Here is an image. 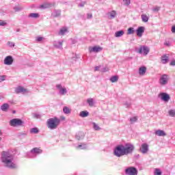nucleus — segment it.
Segmentation results:
<instances>
[{
	"label": "nucleus",
	"instance_id": "1",
	"mask_svg": "<svg viewBox=\"0 0 175 175\" xmlns=\"http://www.w3.org/2000/svg\"><path fill=\"white\" fill-rule=\"evenodd\" d=\"M14 161V156L12 153L6 151L2 152L1 162L5 167H8V169H16L17 164Z\"/></svg>",
	"mask_w": 175,
	"mask_h": 175
},
{
	"label": "nucleus",
	"instance_id": "2",
	"mask_svg": "<svg viewBox=\"0 0 175 175\" xmlns=\"http://www.w3.org/2000/svg\"><path fill=\"white\" fill-rule=\"evenodd\" d=\"M60 124L61 119L57 117L49 118L46 122L47 128H49V129H51V131L57 129V128L59 126Z\"/></svg>",
	"mask_w": 175,
	"mask_h": 175
},
{
	"label": "nucleus",
	"instance_id": "3",
	"mask_svg": "<svg viewBox=\"0 0 175 175\" xmlns=\"http://www.w3.org/2000/svg\"><path fill=\"white\" fill-rule=\"evenodd\" d=\"M113 154L118 158H120V157H124V155H125L124 145L121 144L116 146L113 150Z\"/></svg>",
	"mask_w": 175,
	"mask_h": 175
},
{
	"label": "nucleus",
	"instance_id": "4",
	"mask_svg": "<svg viewBox=\"0 0 175 175\" xmlns=\"http://www.w3.org/2000/svg\"><path fill=\"white\" fill-rule=\"evenodd\" d=\"M124 154L125 155H131L133 154V151H135V145L131 143H127L124 145Z\"/></svg>",
	"mask_w": 175,
	"mask_h": 175
},
{
	"label": "nucleus",
	"instance_id": "5",
	"mask_svg": "<svg viewBox=\"0 0 175 175\" xmlns=\"http://www.w3.org/2000/svg\"><path fill=\"white\" fill-rule=\"evenodd\" d=\"M9 124L10 126H23L24 124V121L21 120V119L19 118H14L10 120Z\"/></svg>",
	"mask_w": 175,
	"mask_h": 175
},
{
	"label": "nucleus",
	"instance_id": "6",
	"mask_svg": "<svg viewBox=\"0 0 175 175\" xmlns=\"http://www.w3.org/2000/svg\"><path fill=\"white\" fill-rule=\"evenodd\" d=\"M139 151L144 155L148 154V152L150 151V146L147 143L142 144L139 148Z\"/></svg>",
	"mask_w": 175,
	"mask_h": 175
},
{
	"label": "nucleus",
	"instance_id": "7",
	"mask_svg": "<svg viewBox=\"0 0 175 175\" xmlns=\"http://www.w3.org/2000/svg\"><path fill=\"white\" fill-rule=\"evenodd\" d=\"M159 83L160 85H166L167 83H169V75H163L160 77Z\"/></svg>",
	"mask_w": 175,
	"mask_h": 175
},
{
	"label": "nucleus",
	"instance_id": "8",
	"mask_svg": "<svg viewBox=\"0 0 175 175\" xmlns=\"http://www.w3.org/2000/svg\"><path fill=\"white\" fill-rule=\"evenodd\" d=\"M158 98L163 102L167 103L170 100V96L167 93L161 92L158 94Z\"/></svg>",
	"mask_w": 175,
	"mask_h": 175
},
{
	"label": "nucleus",
	"instance_id": "9",
	"mask_svg": "<svg viewBox=\"0 0 175 175\" xmlns=\"http://www.w3.org/2000/svg\"><path fill=\"white\" fill-rule=\"evenodd\" d=\"M139 54H143V55H148L150 53V47L147 46H141L138 50Z\"/></svg>",
	"mask_w": 175,
	"mask_h": 175
},
{
	"label": "nucleus",
	"instance_id": "10",
	"mask_svg": "<svg viewBox=\"0 0 175 175\" xmlns=\"http://www.w3.org/2000/svg\"><path fill=\"white\" fill-rule=\"evenodd\" d=\"M126 175H137V170L135 167H129L125 170Z\"/></svg>",
	"mask_w": 175,
	"mask_h": 175
},
{
	"label": "nucleus",
	"instance_id": "11",
	"mask_svg": "<svg viewBox=\"0 0 175 175\" xmlns=\"http://www.w3.org/2000/svg\"><path fill=\"white\" fill-rule=\"evenodd\" d=\"M56 88H57L59 95L64 96L68 94V90H66V88L62 87V85L61 84L57 85Z\"/></svg>",
	"mask_w": 175,
	"mask_h": 175
},
{
	"label": "nucleus",
	"instance_id": "12",
	"mask_svg": "<svg viewBox=\"0 0 175 175\" xmlns=\"http://www.w3.org/2000/svg\"><path fill=\"white\" fill-rule=\"evenodd\" d=\"M13 62H14V59L12 55L6 56L3 62L4 65H8V66L13 65Z\"/></svg>",
	"mask_w": 175,
	"mask_h": 175
},
{
	"label": "nucleus",
	"instance_id": "13",
	"mask_svg": "<svg viewBox=\"0 0 175 175\" xmlns=\"http://www.w3.org/2000/svg\"><path fill=\"white\" fill-rule=\"evenodd\" d=\"M103 50L102 46H94L89 47V52L90 53H100Z\"/></svg>",
	"mask_w": 175,
	"mask_h": 175
},
{
	"label": "nucleus",
	"instance_id": "14",
	"mask_svg": "<svg viewBox=\"0 0 175 175\" xmlns=\"http://www.w3.org/2000/svg\"><path fill=\"white\" fill-rule=\"evenodd\" d=\"M15 92L16 94H27L28 90L21 86H19L16 88Z\"/></svg>",
	"mask_w": 175,
	"mask_h": 175
},
{
	"label": "nucleus",
	"instance_id": "15",
	"mask_svg": "<svg viewBox=\"0 0 175 175\" xmlns=\"http://www.w3.org/2000/svg\"><path fill=\"white\" fill-rule=\"evenodd\" d=\"M63 43L64 40H55L53 41V44L56 49H62Z\"/></svg>",
	"mask_w": 175,
	"mask_h": 175
},
{
	"label": "nucleus",
	"instance_id": "16",
	"mask_svg": "<svg viewBox=\"0 0 175 175\" xmlns=\"http://www.w3.org/2000/svg\"><path fill=\"white\" fill-rule=\"evenodd\" d=\"M43 152V150H42L39 148H33L31 151L30 153H31L33 155H38L39 154H42Z\"/></svg>",
	"mask_w": 175,
	"mask_h": 175
},
{
	"label": "nucleus",
	"instance_id": "17",
	"mask_svg": "<svg viewBox=\"0 0 175 175\" xmlns=\"http://www.w3.org/2000/svg\"><path fill=\"white\" fill-rule=\"evenodd\" d=\"M146 72H147V67L144 66H141L138 70V73H139V76H144V75H146Z\"/></svg>",
	"mask_w": 175,
	"mask_h": 175
},
{
	"label": "nucleus",
	"instance_id": "18",
	"mask_svg": "<svg viewBox=\"0 0 175 175\" xmlns=\"http://www.w3.org/2000/svg\"><path fill=\"white\" fill-rule=\"evenodd\" d=\"M136 32L137 36H139V38H142V36H143V33H144V27H138Z\"/></svg>",
	"mask_w": 175,
	"mask_h": 175
},
{
	"label": "nucleus",
	"instance_id": "19",
	"mask_svg": "<svg viewBox=\"0 0 175 175\" xmlns=\"http://www.w3.org/2000/svg\"><path fill=\"white\" fill-rule=\"evenodd\" d=\"M116 16H117V12L115 10L111 11L108 13L109 20H113V18H116Z\"/></svg>",
	"mask_w": 175,
	"mask_h": 175
},
{
	"label": "nucleus",
	"instance_id": "20",
	"mask_svg": "<svg viewBox=\"0 0 175 175\" xmlns=\"http://www.w3.org/2000/svg\"><path fill=\"white\" fill-rule=\"evenodd\" d=\"M52 17L57 18V17H61V10H55L52 14Z\"/></svg>",
	"mask_w": 175,
	"mask_h": 175
},
{
	"label": "nucleus",
	"instance_id": "21",
	"mask_svg": "<svg viewBox=\"0 0 175 175\" xmlns=\"http://www.w3.org/2000/svg\"><path fill=\"white\" fill-rule=\"evenodd\" d=\"M87 103L90 107H94L95 105V100L92 98H89L87 99Z\"/></svg>",
	"mask_w": 175,
	"mask_h": 175
},
{
	"label": "nucleus",
	"instance_id": "22",
	"mask_svg": "<svg viewBox=\"0 0 175 175\" xmlns=\"http://www.w3.org/2000/svg\"><path fill=\"white\" fill-rule=\"evenodd\" d=\"M141 18L143 21V23H148V20H150V16H147L146 14H143L141 16Z\"/></svg>",
	"mask_w": 175,
	"mask_h": 175
},
{
	"label": "nucleus",
	"instance_id": "23",
	"mask_svg": "<svg viewBox=\"0 0 175 175\" xmlns=\"http://www.w3.org/2000/svg\"><path fill=\"white\" fill-rule=\"evenodd\" d=\"M161 64H167L169 62V57L166 55L161 56Z\"/></svg>",
	"mask_w": 175,
	"mask_h": 175
},
{
	"label": "nucleus",
	"instance_id": "24",
	"mask_svg": "<svg viewBox=\"0 0 175 175\" xmlns=\"http://www.w3.org/2000/svg\"><path fill=\"white\" fill-rule=\"evenodd\" d=\"M90 116V113L88 111H82L79 113V117L82 118H85V117H88Z\"/></svg>",
	"mask_w": 175,
	"mask_h": 175
},
{
	"label": "nucleus",
	"instance_id": "25",
	"mask_svg": "<svg viewBox=\"0 0 175 175\" xmlns=\"http://www.w3.org/2000/svg\"><path fill=\"white\" fill-rule=\"evenodd\" d=\"M154 135H156V136H166V133L163 130H157L155 131Z\"/></svg>",
	"mask_w": 175,
	"mask_h": 175
},
{
	"label": "nucleus",
	"instance_id": "26",
	"mask_svg": "<svg viewBox=\"0 0 175 175\" xmlns=\"http://www.w3.org/2000/svg\"><path fill=\"white\" fill-rule=\"evenodd\" d=\"M9 104L4 103L1 106V110H2V111H8V110H9Z\"/></svg>",
	"mask_w": 175,
	"mask_h": 175
},
{
	"label": "nucleus",
	"instance_id": "27",
	"mask_svg": "<svg viewBox=\"0 0 175 175\" xmlns=\"http://www.w3.org/2000/svg\"><path fill=\"white\" fill-rule=\"evenodd\" d=\"M68 32V27H62L59 31V35L64 36Z\"/></svg>",
	"mask_w": 175,
	"mask_h": 175
},
{
	"label": "nucleus",
	"instance_id": "28",
	"mask_svg": "<svg viewBox=\"0 0 175 175\" xmlns=\"http://www.w3.org/2000/svg\"><path fill=\"white\" fill-rule=\"evenodd\" d=\"M124 30L116 31L115 33V38H121V36H124Z\"/></svg>",
	"mask_w": 175,
	"mask_h": 175
},
{
	"label": "nucleus",
	"instance_id": "29",
	"mask_svg": "<svg viewBox=\"0 0 175 175\" xmlns=\"http://www.w3.org/2000/svg\"><path fill=\"white\" fill-rule=\"evenodd\" d=\"M45 39L46 38H44V37L38 36L36 37V42H37L38 43H42V42H44V40H45Z\"/></svg>",
	"mask_w": 175,
	"mask_h": 175
},
{
	"label": "nucleus",
	"instance_id": "30",
	"mask_svg": "<svg viewBox=\"0 0 175 175\" xmlns=\"http://www.w3.org/2000/svg\"><path fill=\"white\" fill-rule=\"evenodd\" d=\"M71 111H72V109H70V108L68 107H64L63 108V112L64 113V114H70Z\"/></svg>",
	"mask_w": 175,
	"mask_h": 175
},
{
	"label": "nucleus",
	"instance_id": "31",
	"mask_svg": "<svg viewBox=\"0 0 175 175\" xmlns=\"http://www.w3.org/2000/svg\"><path fill=\"white\" fill-rule=\"evenodd\" d=\"M77 150H86L87 148V144H83L81 145H79L76 147Z\"/></svg>",
	"mask_w": 175,
	"mask_h": 175
},
{
	"label": "nucleus",
	"instance_id": "32",
	"mask_svg": "<svg viewBox=\"0 0 175 175\" xmlns=\"http://www.w3.org/2000/svg\"><path fill=\"white\" fill-rule=\"evenodd\" d=\"M76 139H77V140H81V139H84V134H83V133H79L76 135Z\"/></svg>",
	"mask_w": 175,
	"mask_h": 175
},
{
	"label": "nucleus",
	"instance_id": "33",
	"mask_svg": "<svg viewBox=\"0 0 175 175\" xmlns=\"http://www.w3.org/2000/svg\"><path fill=\"white\" fill-rule=\"evenodd\" d=\"M29 17L31 18H38L39 14L38 13H31L29 14Z\"/></svg>",
	"mask_w": 175,
	"mask_h": 175
},
{
	"label": "nucleus",
	"instance_id": "34",
	"mask_svg": "<svg viewBox=\"0 0 175 175\" xmlns=\"http://www.w3.org/2000/svg\"><path fill=\"white\" fill-rule=\"evenodd\" d=\"M154 175H162V171L159 168H155Z\"/></svg>",
	"mask_w": 175,
	"mask_h": 175
},
{
	"label": "nucleus",
	"instance_id": "35",
	"mask_svg": "<svg viewBox=\"0 0 175 175\" xmlns=\"http://www.w3.org/2000/svg\"><path fill=\"white\" fill-rule=\"evenodd\" d=\"M109 80L111 83H117V81H118V77L117 76L111 77Z\"/></svg>",
	"mask_w": 175,
	"mask_h": 175
},
{
	"label": "nucleus",
	"instance_id": "36",
	"mask_svg": "<svg viewBox=\"0 0 175 175\" xmlns=\"http://www.w3.org/2000/svg\"><path fill=\"white\" fill-rule=\"evenodd\" d=\"M135 33V29L133 27H130L127 30V35H132Z\"/></svg>",
	"mask_w": 175,
	"mask_h": 175
},
{
	"label": "nucleus",
	"instance_id": "37",
	"mask_svg": "<svg viewBox=\"0 0 175 175\" xmlns=\"http://www.w3.org/2000/svg\"><path fill=\"white\" fill-rule=\"evenodd\" d=\"M7 46H8V47H10L11 49H13V47H15L16 44H15L14 42H13L8 41V42H7Z\"/></svg>",
	"mask_w": 175,
	"mask_h": 175
},
{
	"label": "nucleus",
	"instance_id": "38",
	"mask_svg": "<svg viewBox=\"0 0 175 175\" xmlns=\"http://www.w3.org/2000/svg\"><path fill=\"white\" fill-rule=\"evenodd\" d=\"M170 117H175V109H170L168 111Z\"/></svg>",
	"mask_w": 175,
	"mask_h": 175
},
{
	"label": "nucleus",
	"instance_id": "39",
	"mask_svg": "<svg viewBox=\"0 0 175 175\" xmlns=\"http://www.w3.org/2000/svg\"><path fill=\"white\" fill-rule=\"evenodd\" d=\"M93 129L94 131H100V127L95 122H92Z\"/></svg>",
	"mask_w": 175,
	"mask_h": 175
},
{
	"label": "nucleus",
	"instance_id": "40",
	"mask_svg": "<svg viewBox=\"0 0 175 175\" xmlns=\"http://www.w3.org/2000/svg\"><path fill=\"white\" fill-rule=\"evenodd\" d=\"M31 133H39V129L38 128H32L30 130Z\"/></svg>",
	"mask_w": 175,
	"mask_h": 175
},
{
	"label": "nucleus",
	"instance_id": "41",
	"mask_svg": "<svg viewBox=\"0 0 175 175\" xmlns=\"http://www.w3.org/2000/svg\"><path fill=\"white\" fill-rule=\"evenodd\" d=\"M136 121H137V116H134L130 118V122H131V124H135Z\"/></svg>",
	"mask_w": 175,
	"mask_h": 175
},
{
	"label": "nucleus",
	"instance_id": "42",
	"mask_svg": "<svg viewBox=\"0 0 175 175\" xmlns=\"http://www.w3.org/2000/svg\"><path fill=\"white\" fill-rule=\"evenodd\" d=\"M8 25V23L5 21L0 20V26L1 27H5Z\"/></svg>",
	"mask_w": 175,
	"mask_h": 175
},
{
	"label": "nucleus",
	"instance_id": "43",
	"mask_svg": "<svg viewBox=\"0 0 175 175\" xmlns=\"http://www.w3.org/2000/svg\"><path fill=\"white\" fill-rule=\"evenodd\" d=\"M123 2L125 6H129L131 5V0H123Z\"/></svg>",
	"mask_w": 175,
	"mask_h": 175
},
{
	"label": "nucleus",
	"instance_id": "44",
	"mask_svg": "<svg viewBox=\"0 0 175 175\" xmlns=\"http://www.w3.org/2000/svg\"><path fill=\"white\" fill-rule=\"evenodd\" d=\"M6 80V75H0V83Z\"/></svg>",
	"mask_w": 175,
	"mask_h": 175
},
{
	"label": "nucleus",
	"instance_id": "45",
	"mask_svg": "<svg viewBox=\"0 0 175 175\" xmlns=\"http://www.w3.org/2000/svg\"><path fill=\"white\" fill-rule=\"evenodd\" d=\"M42 9H46V8H50V4H43L40 5Z\"/></svg>",
	"mask_w": 175,
	"mask_h": 175
},
{
	"label": "nucleus",
	"instance_id": "46",
	"mask_svg": "<svg viewBox=\"0 0 175 175\" xmlns=\"http://www.w3.org/2000/svg\"><path fill=\"white\" fill-rule=\"evenodd\" d=\"M23 8L21 7H18V6H16L14 8V10H15V12H20V10H22Z\"/></svg>",
	"mask_w": 175,
	"mask_h": 175
},
{
	"label": "nucleus",
	"instance_id": "47",
	"mask_svg": "<svg viewBox=\"0 0 175 175\" xmlns=\"http://www.w3.org/2000/svg\"><path fill=\"white\" fill-rule=\"evenodd\" d=\"M85 3H87L85 1H82L79 4V6H80V8H84Z\"/></svg>",
	"mask_w": 175,
	"mask_h": 175
},
{
	"label": "nucleus",
	"instance_id": "48",
	"mask_svg": "<svg viewBox=\"0 0 175 175\" xmlns=\"http://www.w3.org/2000/svg\"><path fill=\"white\" fill-rule=\"evenodd\" d=\"M153 12H159L161 10V7H155L152 9Z\"/></svg>",
	"mask_w": 175,
	"mask_h": 175
},
{
	"label": "nucleus",
	"instance_id": "49",
	"mask_svg": "<svg viewBox=\"0 0 175 175\" xmlns=\"http://www.w3.org/2000/svg\"><path fill=\"white\" fill-rule=\"evenodd\" d=\"M33 118H40V115H39L38 113H33Z\"/></svg>",
	"mask_w": 175,
	"mask_h": 175
},
{
	"label": "nucleus",
	"instance_id": "50",
	"mask_svg": "<svg viewBox=\"0 0 175 175\" xmlns=\"http://www.w3.org/2000/svg\"><path fill=\"white\" fill-rule=\"evenodd\" d=\"M172 33H175V25L172 27V29H171Z\"/></svg>",
	"mask_w": 175,
	"mask_h": 175
},
{
	"label": "nucleus",
	"instance_id": "51",
	"mask_svg": "<svg viewBox=\"0 0 175 175\" xmlns=\"http://www.w3.org/2000/svg\"><path fill=\"white\" fill-rule=\"evenodd\" d=\"M170 65L172 66H175V60H172L171 62H170Z\"/></svg>",
	"mask_w": 175,
	"mask_h": 175
},
{
	"label": "nucleus",
	"instance_id": "52",
	"mask_svg": "<svg viewBox=\"0 0 175 175\" xmlns=\"http://www.w3.org/2000/svg\"><path fill=\"white\" fill-rule=\"evenodd\" d=\"M99 69H100V66H96L95 68H94V70L95 71L99 70Z\"/></svg>",
	"mask_w": 175,
	"mask_h": 175
},
{
	"label": "nucleus",
	"instance_id": "53",
	"mask_svg": "<svg viewBox=\"0 0 175 175\" xmlns=\"http://www.w3.org/2000/svg\"><path fill=\"white\" fill-rule=\"evenodd\" d=\"M165 46H167L168 47L170 46V42H166L164 43Z\"/></svg>",
	"mask_w": 175,
	"mask_h": 175
},
{
	"label": "nucleus",
	"instance_id": "54",
	"mask_svg": "<svg viewBox=\"0 0 175 175\" xmlns=\"http://www.w3.org/2000/svg\"><path fill=\"white\" fill-rule=\"evenodd\" d=\"M92 18V14H88V18Z\"/></svg>",
	"mask_w": 175,
	"mask_h": 175
},
{
	"label": "nucleus",
	"instance_id": "55",
	"mask_svg": "<svg viewBox=\"0 0 175 175\" xmlns=\"http://www.w3.org/2000/svg\"><path fill=\"white\" fill-rule=\"evenodd\" d=\"M108 69L104 68L103 72H107Z\"/></svg>",
	"mask_w": 175,
	"mask_h": 175
},
{
	"label": "nucleus",
	"instance_id": "56",
	"mask_svg": "<svg viewBox=\"0 0 175 175\" xmlns=\"http://www.w3.org/2000/svg\"><path fill=\"white\" fill-rule=\"evenodd\" d=\"M131 106V104H126V107H129Z\"/></svg>",
	"mask_w": 175,
	"mask_h": 175
},
{
	"label": "nucleus",
	"instance_id": "57",
	"mask_svg": "<svg viewBox=\"0 0 175 175\" xmlns=\"http://www.w3.org/2000/svg\"><path fill=\"white\" fill-rule=\"evenodd\" d=\"M1 140H2V137H0V142H1Z\"/></svg>",
	"mask_w": 175,
	"mask_h": 175
},
{
	"label": "nucleus",
	"instance_id": "58",
	"mask_svg": "<svg viewBox=\"0 0 175 175\" xmlns=\"http://www.w3.org/2000/svg\"><path fill=\"white\" fill-rule=\"evenodd\" d=\"M2 135V132L0 131V135Z\"/></svg>",
	"mask_w": 175,
	"mask_h": 175
},
{
	"label": "nucleus",
	"instance_id": "59",
	"mask_svg": "<svg viewBox=\"0 0 175 175\" xmlns=\"http://www.w3.org/2000/svg\"><path fill=\"white\" fill-rule=\"evenodd\" d=\"M13 113H16V111H14Z\"/></svg>",
	"mask_w": 175,
	"mask_h": 175
}]
</instances>
